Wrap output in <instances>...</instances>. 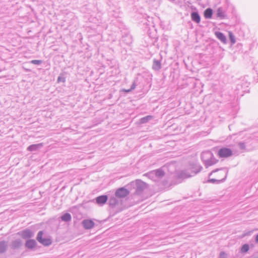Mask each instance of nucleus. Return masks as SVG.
<instances>
[{
	"mask_svg": "<svg viewBox=\"0 0 258 258\" xmlns=\"http://www.w3.org/2000/svg\"><path fill=\"white\" fill-rule=\"evenodd\" d=\"M137 86V84L136 83V80L134 81V82L133 83L130 89L132 91L133 90H134Z\"/></svg>",
	"mask_w": 258,
	"mask_h": 258,
	"instance_id": "34",
	"label": "nucleus"
},
{
	"mask_svg": "<svg viewBox=\"0 0 258 258\" xmlns=\"http://www.w3.org/2000/svg\"><path fill=\"white\" fill-rule=\"evenodd\" d=\"M213 157V153L209 151H205L202 153L201 155V158L203 162L204 165L206 164V162H207L208 160L209 159V158H212Z\"/></svg>",
	"mask_w": 258,
	"mask_h": 258,
	"instance_id": "8",
	"label": "nucleus"
},
{
	"mask_svg": "<svg viewBox=\"0 0 258 258\" xmlns=\"http://www.w3.org/2000/svg\"><path fill=\"white\" fill-rule=\"evenodd\" d=\"M218 156L221 158H227L232 155V151L227 148H222L218 152Z\"/></svg>",
	"mask_w": 258,
	"mask_h": 258,
	"instance_id": "4",
	"label": "nucleus"
},
{
	"mask_svg": "<svg viewBox=\"0 0 258 258\" xmlns=\"http://www.w3.org/2000/svg\"><path fill=\"white\" fill-rule=\"evenodd\" d=\"M8 248V243L7 241L2 240L0 241V254L6 252Z\"/></svg>",
	"mask_w": 258,
	"mask_h": 258,
	"instance_id": "15",
	"label": "nucleus"
},
{
	"mask_svg": "<svg viewBox=\"0 0 258 258\" xmlns=\"http://www.w3.org/2000/svg\"><path fill=\"white\" fill-rule=\"evenodd\" d=\"M238 146L240 149H244L245 148V145L244 143L243 142H239L238 143Z\"/></svg>",
	"mask_w": 258,
	"mask_h": 258,
	"instance_id": "32",
	"label": "nucleus"
},
{
	"mask_svg": "<svg viewBox=\"0 0 258 258\" xmlns=\"http://www.w3.org/2000/svg\"><path fill=\"white\" fill-rule=\"evenodd\" d=\"M120 202V200H119L115 195L110 196L108 200L109 206L111 208H115L118 207L121 204Z\"/></svg>",
	"mask_w": 258,
	"mask_h": 258,
	"instance_id": "3",
	"label": "nucleus"
},
{
	"mask_svg": "<svg viewBox=\"0 0 258 258\" xmlns=\"http://www.w3.org/2000/svg\"><path fill=\"white\" fill-rule=\"evenodd\" d=\"M202 169V166L198 163L193 164L189 168L191 174L194 176L199 173Z\"/></svg>",
	"mask_w": 258,
	"mask_h": 258,
	"instance_id": "7",
	"label": "nucleus"
},
{
	"mask_svg": "<svg viewBox=\"0 0 258 258\" xmlns=\"http://www.w3.org/2000/svg\"><path fill=\"white\" fill-rule=\"evenodd\" d=\"M215 35L216 37L220 40L222 43L225 44L227 42V39L225 35L219 31H216L215 32Z\"/></svg>",
	"mask_w": 258,
	"mask_h": 258,
	"instance_id": "17",
	"label": "nucleus"
},
{
	"mask_svg": "<svg viewBox=\"0 0 258 258\" xmlns=\"http://www.w3.org/2000/svg\"><path fill=\"white\" fill-rule=\"evenodd\" d=\"M217 16L220 18V19H224L227 18L226 12L222 7L219 8L217 10Z\"/></svg>",
	"mask_w": 258,
	"mask_h": 258,
	"instance_id": "14",
	"label": "nucleus"
},
{
	"mask_svg": "<svg viewBox=\"0 0 258 258\" xmlns=\"http://www.w3.org/2000/svg\"><path fill=\"white\" fill-rule=\"evenodd\" d=\"M218 170H219V169H217L215 170H213L211 173H210L209 176L210 177L213 174V173L216 172L218 171Z\"/></svg>",
	"mask_w": 258,
	"mask_h": 258,
	"instance_id": "35",
	"label": "nucleus"
},
{
	"mask_svg": "<svg viewBox=\"0 0 258 258\" xmlns=\"http://www.w3.org/2000/svg\"><path fill=\"white\" fill-rule=\"evenodd\" d=\"M21 235L24 239H27L33 237L34 236L33 232L29 229H25L21 232Z\"/></svg>",
	"mask_w": 258,
	"mask_h": 258,
	"instance_id": "10",
	"label": "nucleus"
},
{
	"mask_svg": "<svg viewBox=\"0 0 258 258\" xmlns=\"http://www.w3.org/2000/svg\"><path fill=\"white\" fill-rule=\"evenodd\" d=\"M121 41L127 45H130L132 43L133 40L132 36L126 33L122 37Z\"/></svg>",
	"mask_w": 258,
	"mask_h": 258,
	"instance_id": "13",
	"label": "nucleus"
},
{
	"mask_svg": "<svg viewBox=\"0 0 258 258\" xmlns=\"http://www.w3.org/2000/svg\"><path fill=\"white\" fill-rule=\"evenodd\" d=\"M132 90L129 89H127V90H125V89H124L123 90V91L125 92H127V93H128L130 92H131Z\"/></svg>",
	"mask_w": 258,
	"mask_h": 258,
	"instance_id": "37",
	"label": "nucleus"
},
{
	"mask_svg": "<svg viewBox=\"0 0 258 258\" xmlns=\"http://www.w3.org/2000/svg\"><path fill=\"white\" fill-rule=\"evenodd\" d=\"M30 63L33 64L39 65L42 63V60L33 59L30 61Z\"/></svg>",
	"mask_w": 258,
	"mask_h": 258,
	"instance_id": "30",
	"label": "nucleus"
},
{
	"mask_svg": "<svg viewBox=\"0 0 258 258\" xmlns=\"http://www.w3.org/2000/svg\"><path fill=\"white\" fill-rule=\"evenodd\" d=\"M130 194V191L124 187H120L118 188L115 192V195L118 199L123 198L127 196Z\"/></svg>",
	"mask_w": 258,
	"mask_h": 258,
	"instance_id": "5",
	"label": "nucleus"
},
{
	"mask_svg": "<svg viewBox=\"0 0 258 258\" xmlns=\"http://www.w3.org/2000/svg\"><path fill=\"white\" fill-rule=\"evenodd\" d=\"M218 160H216L214 157V155H213V157L212 158H209V160H208L207 162H206L205 166L206 168L208 167L209 166H212L215 164H216Z\"/></svg>",
	"mask_w": 258,
	"mask_h": 258,
	"instance_id": "22",
	"label": "nucleus"
},
{
	"mask_svg": "<svg viewBox=\"0 0 258 258\" xmlns=\"http://www.w3.org/2000/svg\"><path fill=\"white\" fill-rule=\"evenodd\" d=\"M193 176L189 169L182 170L178 174V177L180 178H187Z\"/></svg>",
	"mask_w": 258,
	"mask_h": 258,
	"instance_id": "11",
	"label": "nucleus"
},
{
	"mask_svg": "<svg viewBox=\"0 0 258 258\" xmlns=\"http://www.w3.org/2000/svg\"><path fill=\"white\" fill-rule=\"evenodd\" d=\"M229 36L230 40L232 44H234L236 42L234 35L231 32H229Z\"/></svg>",
	"mask_w": 258,
	"mask_h": 258,
	"instance_id": "28",
	"label": "nucleus"
},
{
	"mask_svg": "<svg viewBox=\"0 0 258 258\" xmlns=\"http://www.w3.org/2000/svg\"><path fill=\"white\" fill-rule=\"evenodd\" d=\"M255 241L256 243H258V234H257L255 236Z\"/></svg>",
	"mask_w": 258,
	"mask_h": 258,
	"instance_id": "36",
	"label": "nucleus"
},
{
	"mask_svg": "<svg viewBox=\"0 0 258 258\" xmlns=\"http://www.w3.org/2000/svg\"><path fill=\"white\" fill-rule=\"evenodd\" d=\"M213 15V10L211 8H208L205 10L204 13V17L206 19H211Z\"/></svg>",
	"mask_w": 258,
	"mask_h": 258,
	"instance_id": "23",
	"label": "nucleus"
},
{
	"mask_svg": "<svg viewBox=\"0 0 258 258\" xmlns=\"http://www.w3.org/2000/svg\"><path fill=\"white\" fill-rule=\"evenodd\" d=\"M219 258H227L226 253L224 251L221 252L220 253Z\"/></svg>",
	"mask_w": 258,
	"mask_h": 258,
	"instance_id": "31",
	"label": "nucleus"
},
{
	"mask_svg": "<svg viewBox=\"0 0 258 258\" xmlns=\"http://www.w3.org/2000/svg\"><path fill=\"white\" fill-rule=\"evenodd\" d=\"M133 183L135 185V194L137 195H141L143 190L147 187L146 183L140 179H137Z\"/></svg>",
	"mask_w": 258,
	"mask_h": 258,
	"instance_id": "1",
	"label": "nucleus"
},
{
	"mask_svg": "<svg viewBox=\"0 0 258 258\" xmlns=\"http://www.w3.org/2000/svg\"><path fill=\"white\" fill-rule=\"evenodd\" d=\"M96 203L99 205H103L108 200V197L106 195H101L95 199Z\"/></svg>",
	"mask_w": 258,
	"mask_h": 258,
	"instance_id": "12",
	"label": "nucleus"
},
{
	"mask_svg": "<svg viewBox=\"0 0 258 258\" xmlns=\"http://www.w3.org/2000/svg\"><path fill=\"white\" fill-rule=\"evenodd\" d=\"M37 245V242L34 239H29L25 243V246L28 249H33Z\"/></svg>",
	"mask_w": 258,
	"mask_h": 258,
	"instance_id": "16",
	"label": "nucleus"
},
{
	"mask_svg": "<svg viewBox=\"0 0 258 258\" xmlns=\"http://www.w3.org/2000/svg\"><path fill=\"white\" fill-rule=\"evenodd\" d=\"M22 245L21 240L20 239H17L13 241L11 243V247L13 249H16L19 248Z\"/></svg>",
	"mask_w": 258,
	"mask_h": 258,
	"instance_id": "18",
	"label": "nucleus"
},
{
	"mask_svg": "<svg viewBox=\"0 0 258 258\" xmlns=\"http://www.w3.org/2000/svg\"><path fill=\"white\" fill-rule=\"evenodd\" d=\"M191 20L197 23H199L201 21V17L197 12H192L191 13Z\"/></svg>",
	"mask_w": 258,
	"mask_h": 258,
	"instance_id": "19",
	"label": "nucleus"
},
{
	"mask_svg": "<svg viewBox=\"0 0 258 258\" xmlns=\"http://www.w3.org/2000/svg\"><path fill=\"white\" fill-rule=\"evenodd\" d=\"M153 118L151 115H147L145 117H142L140 119V122L141 123H145Z\"/></svg>",
	"mask_w": 258,
	"mask_h": 258,
	"instance_id": "27",
	"label": "nucleus"
},
{
	"mask_svg": "<svg viewBox=\"0 0 258 258\" xmlns=\"http://www.w3.org/2000/svg\"><path fill=\"white\" fill-rule=\"evenodd\" d=\"M249 250V245L247 244H244L243 245L241 248V251L242 252H246Z\"/></svg>",
	"mask_w": 258,
	"mask_h": 258,
	"instance_id": "29",
	"label": "nucleus"
},
{
	"mask_svg": "<svg viewBox=\"0 0 258 258\" xmlns=\"http://www.w3.org/2000/svg\"><path fill=\"white\" fill-rule=\"evenodd\" d=\"M72 217L70 214L66 213L61 217V219L62 221L69 222L71 220Z\"/></svg>",
	"mask_w": 258,
	"mask_h": 258,
	"instance_id": "25",
	"label": "nucleus"
},
{
	"mask_svg": "<svg viewBox=\"0 0 258 258\" xmlns=\"http://www.w3.org/2000/svg\"><path fill=\"white\" fill-rule=\"evenodd\" d=\"M154 171L155 173V175H156L157 180L158 178H162L165 175V173H164V171L161 169H158L157 170H155Z\"/></svg>",
	"mask_w": 258,
	"mask_h": 258,
	"instance_id": "24",
	"label": "nucleus"
},
{
	"mask_svg": "<svg viewBox=\"0 0 258 258\" xmlns=\"http://www.w3.org/2000/svg\"><path fill=\"white\" fill-rule=\"evenodd\" d=\"M57 82H65L66 81V79L64 77H60V76H59L58 78H57Z\"/></svg>",
	"mask_w": 258,
	"mask_h": 258,
	"instance_id": "33",
	"label": "nucleus"
},
{
	"mask_svg": "<svg viewBox=\"0 0 258 258\" xmlns=\"http://www.w3.org/2000/svg\"><path fill=\"white\" fill-rule=\"evenodd\" d=\"M43 232L40 231L38 232L36 239L41 244L45 246H48L51 244L52 240L49 238H43Z\"/></svg>",
	"mask_w": 258,
	"mask_h": 258,
	"instance_id": "2",
	"label": "nucleus"
},
{
	"mask_svg": "<svg viewBox=\"0 0 258 258\" xmlns=\"http://www.w3.org/2000/svg\"><path fill=\"white\" fill-rule=\"evenodd\" d=\"M43 145L42 143H39L37 144H33L27 148V150L29 151H37L39 148L42 147Z\"/></svg>",
	"mask_w": 258,
	"mask_h": 258,
	"instance_id": "20",
	"label": "nucleus"
},
{
	"mask_svg": "<svg viewBox=\"0 0 258 258\" xmlns=\"http://www.w3.org/2000/svg\"><path fill=\"white\" fill-rule=\"evenodd\" d=\"M145 175L146 176L148 177V178H149L150 179H152L153 181L157 180V178H156V177L155 175V173L154 170L151 171L146 173L145 174Z\"/></svg>",
	"mask_w": 258,
	"mask_h": 258,
	"instance_id": "26",
	"label": "nucleus"
},
{
	"mask_svg": "<svg viewBox=\"0 0 258 258\" xmlns=\"http://www.w3.org/2000/svg\"><path fill=\"white\" fill-rule=\"evenodd\" d=\"M161 68V61L154 59L152 69L155 71H159Z\"/></svg>",
	"mask_w": 258,
	"mask_h": 258,
	"instance_id": "21",
	"label": "nucleus"
},
{
	"mask_svg": "<svg viewBox=\"0 0 258 258\" xmlns=\"http://www.w3.org/2000/svg\"><path fill=\"white\" fill-rule=\"evenodd\" d=\"M227 172H228L227 171L224 170V171H222L220 173V174H223L224 175V177L221 179H215V178H209L208 180V182H210V183H214V184H215V183L218 184L221 182H223L225 180V179L227 177Z\"/></svg>",
	"mask_w": 258,
	"mask_h": 258,
	"instance_id": "6",
	"label": "nucleus"
},
{
	"mask_svg": "<svg viewBox=\"0 0 258 258\" xmlns=\"http://www.w3.org/2000/svg\"><path fill=\"white\" fill-rule=\"evenodd\" d=\"M82 225L85 229H91L95 225L94 222L90 219L84 220L82 222Z\"/></svg>",
	"mask_w": 258,
	"mask_h": 258,
	"instance_id": "9",
	"label": "nucleus"
}]
</instances>
